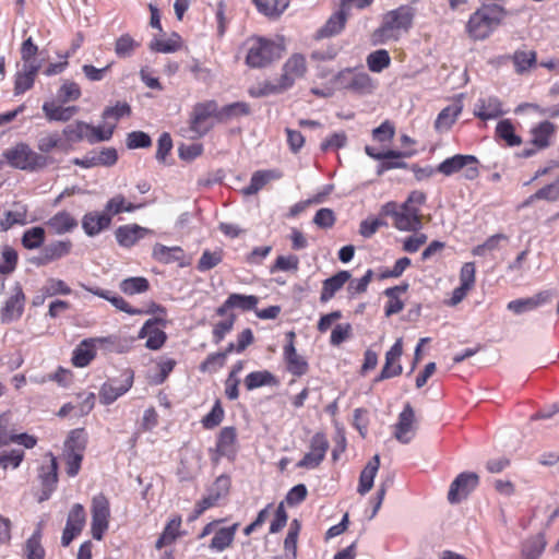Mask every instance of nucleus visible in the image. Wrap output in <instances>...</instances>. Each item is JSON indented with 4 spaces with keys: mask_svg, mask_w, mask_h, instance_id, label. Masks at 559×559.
Returning a JSON list of instances; mask_svg holds the SVG:
<instances>
[{
    "mask_svg": "<svg viewBox=\"0 0 559 559\" xmlns=\"http://www.w3.org/2000/svg\"><path fill=\"white\" fill-rule=\"evenodd\" d=\"M426 195L421 191H412L402 204L386 202L381 206L380 213L393 218V226L401 231H418L423 227L420 206L425 203Z\"/></svg>",
    "mask_w": 559,
    "mask_h": 559,
    "instance_id": "1",
    "label": "nucleus"
},
{
    "mask_svg": "<svg viewBox=\"0 0 559 559\" xmlns=\"http://www.w3.org/2000/svg\"><path fill=\"white\" fill-rule=\"evenodd\" d=\"M415 9L411 5H400L386 12L382 17L381 26L374 32L378 43L397 40L407 33L413 25Z\"/></svg>",
    "mask_w": 559,
    "mask_h": 559,
    "instance_id": "2",
    "label": "nucleus"
},
{
    "mask_svg": "<svg viewBox=\"0 0 559 559\" xmlns=\"http://www.w3.org/2000/svg\"><path fill=\"white\" fill-rule=\"evenodd\" d=\"M506 10L497 4H483L474 12L466 25L469 36L476 40L487 38L502 22Z\"/></svg>",
    "mask_w": 559,
    "mask_h": 559,
    "instance_id": "3",
    "label": "nucleus"
},
{
    "mask_svg": "<svg viewBox=\"0 0 559 559\" xmlns=\"http://www.w3.org/2000/svg\"><path fill=\"white\" fill-rule=\"evenodd\" d=\"M246 63L250 68H264L276 59H280L284 50L282 44H277L264 37H251L246 41Z\"/></svg>",
    "mask_w": 559,
    "mask_h": 559,
    "instance_id": "4",
    "label": "nucleus"
},
{
    "mask_svg": "<svg viewBox=\"0 0 559 559\" xmlns=\"http://www.w3.org/2000/svg\"><path fill=\"white\" fill-rule=\"evenodd\" d=\"M307 60L302 53H293L283 64L277 84H265L262 94L283 92L290 88L297 80L307 73Z\"/></svg>",
    "mask_w": 559,
    "mask_h": 559,
    "instance_id": "5",
    "label": "nucleus"
},
{
    "mask_svg": "<svg viewBox=\"0 0 559 559\" xmlns=\"http://www.w3.org/2000/svg\"><path fill=\"white\" fill-rule=\"evenodd\" d=\"M3 156L12 167L22 170H36L47 165L45 156L36 153L28 144L23 142L5 150Z\"/></svg>",
    "mask_w": 559,
    "mask_h": 559,
    "instance_id": "6",
    "label": "nucleus"
},
{
    "mask_svg": "<svg viewBox=\"0 0 559 559\" xmlns=\"http://www.w3.org/2000/svg\"><path fill=\"white\" fill-rule=\"evenodd\" d=\"M218 119V106L216 102L199 103L193 107L188 136L191 139L205 135L213 128V118Z\"/></svg>",
    "mask_w": 559,
    "mask_h": 559,
    "instance_id": "7",
    "label": "nucleus"
},
{
    "mask_svg": "<svg viewBox=\"0 0 559 559\" xmlns=\"http://www.w3.org/2000/svg\"><path fill=\"white\" fill-rule=\"evenodd\" d=\"M110 518L109 501L99 493L92 499V535L96 540L103 539L105 532L108 530Z\"/></svg>",
    "mask_w": 559,
    "mask_h": 559,
    "instance_id": "8",
    "label": "nucleus"
},
{
    "mask_svg": "<svg viewBox=\"0 0 559 559\" xmlns=\"http://www.w3.org/2000/svg\"><path fill=\"white\" fill-rule=\"evenodd\" d=\"M335 82L340 87L358 94H369L373 90L371 78L366 72H356L352 69L341 71Z\"/></svg>",
    "mask_w": 559,
    "mask_h": 559,
    "instance_id": "9",
    "label": "nucleus"
},
{
    "mask_svg": "<svg viewBox=\"0 0 559 559\" xmlns=\"http://www.w3.org/2000/svg\"><path fill=\"white\" fill-rule=\"evenodd\" d=\"M477 159L473 155H454L444 159L439 164L437 170L444 176H451L459 170L466 167L465 177L467 179H474L478 176V168L476 167Z\"/></svg>",
    "mask_w": 559,
    "mask_h": 559,
    "instance_id": "10",
    "label": "nucleus"
},
{
    "mask_svg": "<svg viewBox=\"0 0 559 559\" xmlns=\"http://www.w3.org/2000/svg\"><path fill=\"white\" fill-rule=\"evenodd\" d=\"M329 441L324 433L317 432L310 440V451L297 463V467L313 469L324 460Z\"/></svg>",
    "mask_w": 559,
    "mask_h": 559,
    "instance_id": "11",
    "label": "nucleus"
},
{
    "mask_svg": "<svg viewBox=\"0 0 559 559\" xmlns=\"http://www.w3.org/2000/svg\"><path fill=\"white\" fill-rule=\"evenodd\" d=\"M295 332L289 331L286 333L287 344L284 346L283 355L286 362L287 371L294 376L300 377L307 373L308 362L297 353L295 348Z\"/></svg>",
    "mask_w": 559,
    "mask_h": 559,
    "instance_id": "12",
    "label": "nucleus"
},
{
    "mask_svg": "<svg viewBox=\"0 0 559 559\" xmlns=\"http://www.w3.org/2000/svg\"><path fill=\"white\" fill-rule=\"evenodd\" d=\"M415 433V412L409 404H406L394 425V437L401 443L407 444L414 439Z\"/></svg>",
    "mask_w": 559,
    "mask_h": 559,
    "instance_id": "13",
    "label": "nucleus"
},
{
    "mask_svg": "<svg viewBox=\"0 0 559 559\" xmlns=\"http://www.w3.org/2000/svg\"><path fill=\"white\" fill-rule=\"evenodd\" d=\"M121 380H109L100 389V401L105 405L114 403L118 397L127 393L133 383V373L126 371Z\"/></svg>",
    "mask_w": 559,
    "mask_h": 559,
    "instance_id": "14",
    "label": "nucleus"
},
{
    "mask_svg": "<svg viewBox=\"0 0 559 559\" xmlns=\"http://www.w3.org/2000/svg\"><path fill=\"white\" fill-rule=\"evenodd\" d=\"M111 341L108 337H91L83 340L73 350L72 362L75 367H86L96 355L98 345H103Z\"/></svg>",
    "mask_w": 559,
    "mask_h": 559,
    "instance_id": "15",
    "label": "nucleus"
},
{
    "mask_svg": "<svg viewBox=\"0 0 559 559\" xmlns=\"http://www.w3.org/2000/svg\"><path fill=\"white\" fill-rule=\"evenodd\" d=\"M25 295L20 284H15L12 289L11 296L5 301L1 309V321L3 323H11L19 320L24 311Z\"/></svg>",
    "mask_w": 559,
    "mask_h": 559,
    "instance_id": "16",
    "label": "nucleus"
},
{
    "mask_svg": "<svg viewBox=\"0 0 559 559\" xmlns=\"http://www.w3.org/2000/svg\"><path fill=\"white\" fill-rule=\"evenodd\" d=\"M403 354L402 338L396 340L393 346L385 354V364L380 374L374 379L376 382L397 377L402 373L403 368L400 364V357Z\"/></svg>",
    "mask_w": 559,
    "mask_h": 559,
    "instance_id": "17",
    "label": "nucleus"
},
{
    "mask_svg": "<svg viewBox=\"0 0 559 559\" xmlns=\"http://www.w3.org/2000/svg\"><path fill=\"white\" fill-rule=\"evenodd\" d=\"M551 299L552 293L550 290H543L527 298L511 300L508 302L507 308L515 314H523L550 302Z\"/></svg>",
    "mask_w": 559,
    "mask_h": 559,
    "instance_id": "18",
    "label": "nucleus"
},
{
    "mask_svg": "<svg viewBox=\"0 0 559 559\" xmlns=\"http://www.w3.org/2000/svg\"><path fill=\"white\" fill-rule=\"evenodd\" d=\"M478 484V476L474 473H461L451 484L448 499L451 503L460 502Z\"/></svg>",
    "mask_w": 559,
    "mask_h": 559,
    "instance_id": "19",
    "label": "nucleus"
},
{
    "mask_svg": "<svg viewBox=\"0 0 559 559\" xmlns=\"http://www.w3.org/2000/svg\"><path fill=\"white\" fill-rule=\"evenodd\" d=\"M236 439L237 433L234 427L223 428L217 438L216 450L215 454L212 456V461L217 463L222 456H233L236 452Z\"/></svg>",
    "mask_w": 559,
    "mask_h": 559,
    "instance_id": "20",
    "label": "nucleus"
},
{
    "mask_svg": "<svg viewBox=\"0 0 559 559\" xmlns=\"http://www.w3.org/2000/svg\"><path fill=\"white\" fill-rule=\"evenodd\" d=\"M503 114L502 103L496 96L479 98L474 107V115L481 120L497 119Z\"/></svg>",
    "mask_w": 559,
    "mask_h": 559,
    "instance_id": "21",
    "label": "nucleus"
},
{
    "mask_svg": "<svg viewBox=\"0 0 559 559\" xmlns=\"http://www.w3.org/2000/svg\"><path fill=\"white\" fill-rule=\"evenodd\" d=\"M139 338H146L145 346L157 350L165 344L167 335L157 326V320L150 319L141 328Z\"/></svg>",
    "mask_w": 559,
    "mask_h": 559,
    "instance_id": "22",
    "label": "nucleus"
},
{
    "mask_svg": "<svg viewBox=\"0 0 559 559\" xmlns=\"http://www.w3.org/2000/svg\"><path fill=\"white\" fill-rule=\"evenodd\" d=\"M110 224V215L105 212H88L82 217V228L90 237L97 236L104 229L108 228Z\"/></svg>",
    "mask_w": 559,
    "mask_h": 559,
    "instance_id": "23",
    "label": "nucleus"
},
{
    "mask_svg": "<svg viewBox=\"0 0 559 559\" xmlns=\"http://www.w3.org/2000/svg\"><path fill=\"white\" fill-rule=\"evenodd\" d=\"M150 233L151 230L145 227L136 224H129L118 227L116 229L115 236L117 242L121 247L129 248L134 246L140 239L144 238Z\"/></svg>",
    "mask_w": 559,
    "mask_h": 559,
    "instance_id": "24",
    "label": "nucleus"
},
{
    "mask_svg": "<svg viewBox=\"0 0 559 559\" xmlns=\"http://www.w3.org/2000/svg\"><path fill=\"white\" fill-rule=\"evenodd\" d=\"M558 127L548 121H542L531 129V143L539 150L547 148L551 144Z\"/></svg>",
    "mask_w": 559,
    "mask_h": 559,
    "instance_id": "25",
    "label": "nucleus"
},
{
    "mask_svg": "<svg viewBox=\"0 0 559 559\" xmlns=\"http://www.w3.org/2000/svg\"><path fill=\"white\" fill-rule=\"evenodd\" d=\"M43 111L49 122H68L79 112V107H66L58 105L56 102H45L43 104Z\"/></svg>",
    "mask_w": 559,
    "mask_h": 559,
    "instance_id": "26",
    "label": "nucleus"
},
{
    "mask_svg": "<svg viewBox=\"0 0 559 559\" xmlns=\"http://www.w3.org/2000/svg\"><path fill=\"white\" fill-rule=\"evenodd\" d=\"M349 10L350 8H344L342 2L340 11L332 14L325 24L318 29L317 38H325L340 34L345 26Z\"/></svg>",
    "mask_w": 559,
    "mask_h": 559,
    "instance_id": "27",
    "label": "nucleus"
},
{
    "mask_svg": "<svg viewBox=\"0 0 559 559\" xmlns=\"http://www.w3.org/2000/svg\"><path fill=\"white\" fill-rule=\"evenodd\" d=\"M152 255L160 263L169 264L178 262L179 266L185 267L189 263L185 261V251L180 247H167L162 243H156L153 247Z\"/></svg>",
    "mask_w": 559,
    "mask_h": 559,
    "instance_id": "28",
    "label": "nucleus"
},
{
    "mask_svg": "<svg viewBox=\"0 0 559 559\" xmlns=\"http://www.w3.org/2000/svg\"><path fill=\"white\" fill-rule=\"evenodd\" d=\"M463 110V104L461 99L454 100L451 105L443 108L436 121H435V128L438 132H445L451 129V127L454 124L459 116L461 115Z\"/></svg>",
    "mask_w": 559,
    "mask_h": 559,
    "instance_id": "29",
    "label": "nucleus"
},
{
    "mask_svg": "<svg viewBox=\"0 0 559 559\" xmlns=\"http://www.w3.org/2000/svg\"><path fill=\"white\" fill-rule=\"evenodd\" d=\"M239 524L235 523L230 526H218L211 539L209 548L215 552H223L233 544Z\"/></svg>",
    "mask_w": 559,
    "mask_h": 559,
    "instance_id": "30",
    "label": "nucleus"
},
{
    "mask_svg": "<svg viewBox=\"0 0 559 559\" xmlns=\"http://www.w3.org/2000/svg\"><path fill=\"white\" fill-rule=\"evenodd\" d=\"M46 226L55 235L71 233L76 226L78 221L67 211H60L51 216Z\"/></svg>",
    "mask_w": 559,
    "mask_h": 559,
    "instance_id": "31",
    "label": "nucleus"
},
{
    "mask_svg": "<svg viewBox=\"0 0 559 559\" xmlns=\"http://www.w3.org/2000/svg\"><path fill=\"white\" fill-rule=\"evenodd\" d=\"M85 290L92 293L95 296L104 298L108 300L115 308L120 311H123L128 314H140L141 310L132 308L122 297L112 294L110 290L102 289L99 287H88L86 285H81Z\"/></svg>",
    "mask_w": 559,
    "mask_h": 559,
    "instance_id": "32",
    "label": "nucleus"
},
{
    "mask_svg": "<svg viewBox=\"0 0 559 559\" xmlns=\"http://www.w3.org/2000/svg\"><path fill=\"white\" fill-rule=\"evenodd\" d=\"M282 173L275 169L258 170L253 173L249 186L245 187L241 192L243 195H253L258 193L269 181L280 179Z\"/></svg>",
    "mask_w": 559,
    "mask_h": 559,
    "instance_id": "33",
    "label": "nucleus"
},
{
    "mask_svg": "<svg viewBox=\"0 0 559 559\" xmlns=\"http://www.w3.org/2000/svg\"><path fill=\"white\" fill-rule=\"evenodd\" d=\"M380 467V456L378 454L366 464L359 476V484L357 487L358 493L361 496L369 492L373 486L374 477Z\"/></svg>",
    "mask_w": 559,
    "mask_h": 559,
    "instance_id": "34",
    "label": "nucleus"
},
{
    "mask_svg": "<svg viewBox=\"0 0 559 559\" xmlns=\"http://www.w3.org/2000/svg\"><path fill=\"white\" fill-rule=\"evenodd\" d=\"M349 280L350 273L348 271H340L335 275L326 278L323 282L320 300L322 302H326L332 299L335 293L338 292Z\"/></svg>",
    "mask_w": 559,
    "mask_h": 559,
    "instance_id": "35",
    "label": "nucleus"
},
{
    "mask_svg": "<svg viewBox=\"0 0 559 559\" xmlns=\"http://www.w3.org/2000/svg\"><path fill=\"white\" fill-rule=\"evenodd\" d=\"M49 464L46 466H41L40 468V479L43 488L47 489L48 492H52L58 483V463L57 459L52 453L48 454Z\"/></svg>",
    "mask_w": 559,
    "mask_h": 559,
    "instance_id": "36",
    "label": "nucleus"
},
{
    "mask_svg": "<svg viewBox=\"0 0 559 559\" xmlns=\"http://www.w3.org/2000/svg\"><path fill=\"white\" fill-rule=\"evenodd\" d=\"M181 518L176 516L169 520L165 526L162 535L156 540L155 547L162 549L165 546L173 544L180 535Z\"/></svg>",
    "mask_w": 559,
    "mask_h": 559,
    "instance_id": "37",
    "label": "nucleus"
},
{
    "mask_svg": "<svg viewBox=\"0 0 559 559\" xmlns=\"http://www.w3.org/2000/svg\"><path fill=\"white\" fill-rule=\"evenodd\" d=\"M258 11L265 16H280L288 7L289 0H253Z\"/></svg>",
    "mask_w": 559,
    "mask_h": 559,
    "instance_id": "38",
    "label": "nucleus"
},
{
    "mask_svg": "<svg viewBox=\"0 0 559 559\" xmlns=\"http://www.w3.org/2000/svg\"><path fill=\"white\" fill-rule=\"evenodd\" d=\"M407 288V285L405 286H394L386 288L384 294L389 298L386 306H385V316L390 317L393 314H396L401 312L404 308L403 301L400 299L399 295L403 292H405Z\"/></svg>",
    "mask_w": 559,
    "mask_h": 559,
    "instance_id": "39",
    "label": "nucleus"
},
{
    "mask_svg": "<svg viewBox=\"0 0 559 559\" xmlns=\"http://www.w3.org/2000/svg\"><path fill=\"white\" fill-rule=\"evenodd\" d=\"M90 123L84 121H75L64 127L62 134L69 143H78L82 140L87 141Z\"/></svg>",
    "mask_w": 559,
    "mask_h": 559,
    "instance_id": "40",
    "label": "nucleus"
},
{
    "mask_svg": "<svg viewBox=\"0 0 559 559\" xmlns=\"http://www.w3.org/2000/svg\"><path fill=\"white\" fill-rule=\"evenodd\" d=\"M114 130H115V122H110V121L104 120V123L98 127H94V126L90 124V129H88V133H87V142L90 144H95L98 142L108 141L111 139Z\"/></svg>",
    "mask_w": 559,
    "mask_h": 559,
    "instance_id": "41",
    "label": "nucleus"
},
{
    "mask_svg": "<svg viewBox=\"0 0 559 559\" xmlns=\"http://www.w3.org/2000/svg\"><path fill=\"white\" fill-rule=\"evenodd\" d=\"M275 383V377L267 370L250 372L245 379V385L249 391Z\"/></svg>",
    "mask_w": 559,
    "mask_h": 559,
    "instance_id": "42",
    "label": "nucleus"
},
{
    "mask_svg": "<svg viewBox=\"0 0 559 559\" xmlns=\"http://www.w3.org/2000/svg\"><path fill=\"white\" fill-rule=\"evenodd\" d=\"M140 207L141 205H134L128 202L122 194H117L107 201L104 212L108 213L111 218L114 215L122 212H133Z\"/></svg>",
    "mask_w": 559,
    "mask_h": 559,
    "instance_id": "43",
    "label": "nucleus"
},
{
    "mask_svg": "<svg viewBox=\"0 0 559 559\" xmlns=\"http://www.w3.org/2000/svg\"><path fill=\"white\" fill-rule=\"evenodd\" d=\"M496 133L500 139L506 141L509 146H518L522 143V139L515 134L514 127L509 119L498 122Z\"/></svg>",
    "mask_w": 559,
    "mask_h": 559,
    "instance_id": "44",
    "label": "nucleus"
},
{
    "mask_svg": "<svg viewBox=\"0 0 559 559\" xmlns=\"http://www.w3.org/2000/svg\"><path fill=\"white\" fill-rule=\"evenodd\" d=\"M27 223V210L24 205H17L15 210L8 211L0 222L2 230L10 229L13 225H25Z\"/></svg>",
    "mask_w": 559,
    "mask_h": 559,
    "instance_id": "45",
    "label": "nucleus"
},
{
    "mask_svg": "<svg viewBox=\"0 0 559 559\" xmlns=\"http://www.w3.org/2000/svg\"><path fill=\"white\" fill-rule=\"evenodd\" d=\"M86 435L82 429L72 430L66 441L64 452H74L79 454H83L86 447Z\"/></svg>",
    "mask_w": 559,
    "mask_h": 559,
    "instance_id": "46",
    "label": "nucleus"
},
{
    "mask_svg": "<svg viewBox=\"0 0 559 559\" xmlns=\"http://www.w3.org/2000/svg\"><path fill=\"white\" fill-rule=\"evenodd\" d=\"M41 532L37 528L33 535L26 540L25 555L26 559H44L45 549L40 543Z\"/></svg>",
    "mask_w": 559,
    "mask_h": 559,
    "instance_id": "47",
    "label": "nucleus"
},
{
    "mask_svg": "<svg viewBox=\"0 0 559 559\" xmlns=\"http://www.w3.org/2000/svg\"><path fill=\"white\" fill-rule=\"evenodd\" d=\"M546 544L544 534H538L530 539L522 550L524 559H538L544 552Z\"/></svg>",
    "mask_w": 559,
    "mask_h": 559,
    "instance_id": "48",
    "label": "nucleus"
},
{
    "mask_svg": "<svg viewBox=\"0 0 559 559\" xmlns=\"http://www.w3.org/2000/svg\"><path fill=\"white\" fill-rule=\"evenodd\" d=\"M250 109L248 104L243 102H236L218 108V120H228L240 116L249 115Z\"/></svg>",
    "mask_w": 559,
    "mask_h": 559,
    "instance_id": "49",
    "label": "nucleus"
},
{
    "mask_svg": "<svg viewBox=\"0 0 559 559\" xmlns=\"http://www.w3.org/2000/svg\"><path fill=\"white\" fill-rule=\"evenodd\" d=\"M391 59L389 52L384 49H379L371 52L367 57V66L370 71L379 73L390 66Z\"/></svg>",
    "mask_w": 559,
    "mask_h": 559,
    "instance_id": "50",
    "label": "nucleus"
},
{
    "mask_svg": "<svg viewBox=\"0 0 559 559\" xmlns=\"http://www.w3.org/2000/svg\"><path fill=\"white\" fill-rule=\"evenodd\" d=\"M180 48V37L177 34H174L168 39H159L155 38L150 44V49L157 52L170 53L179 50Z\"/></svg>",
    "mask_w": 559,
    "mask_h": 559,
    "instance_id": "51",
    "label": "nucleus"
},
{
    "mask_svg": "<svg viewBox=\"0 0 559 559\" xmlns=\"http://www.w3.org/2000/svg\"><path fill=\"white\" fill-rule=\"evenodd\" d=\"M507 236L503 234H496L489 237L484 243L476 246L472 253L477 257H485L492 251L500 249L501 241L507 240Z\"/></svg>",
    "mask_w": 559,
    "mask_h": 559,
    "instance_id": "52",
    "label": "nucleus"
},
{
    "mask_svg": "<svg viewBox=\"0 0 559 559\" xmlns=\"http://www.w3.org/2000/svg\"><path fill=\"white\" fill-rule=\"evenodd\" d=\"M70 241H57L50 243L44 249V260L45 262H50L60 259L67 255L70 252Z\"/></svg>",
    "mask_w": 559,
    "mask_h": 559,
    "instance_id": "53",
    "label": "nucleus"
},
{
    "mask_svg": "<svg viewBox=\"0 0 559 559\" xmlns=\"http://www.w3.org/2000/svg\"><path fill=\"white\" fill-rule=\"evenodd\" d=\"M148 281L144 277H129L123 280L119 287L127 295L141 294L148 289Z\"/></svg>",
    "mask_w": 559,
    "mask_h": 559,
    "instance_id": "54",
    "label": "nucleus"
},
{
    "mask_svg": "<svg viewBox=\"0 0 559 559\" xmlns=\"http://www.w3.org/2000/svg\"><path fill=\"white\" fill-rule=\"evenodd\" d=\"M45 240V230L43 227H33L27 229L22 238V243L26 249H37Z\"/></svg>",
    "mask_w": 559,
    "mask_h": 559,
    "instance_id": "55",
    "label": "nucleus"
},
{
    "mask_svg": "<svg viewBox=\"0 0 559 559\" xmlns=\"http://www.w3.org/2000/svg\"><path fill=\"white\" fill-rule=\"evenodd\" d=\"M85 511L82 504L75 503L69 512L66 526L81 533L85 525Z\"/></svg>",
    "mask_w": 559,
    "mask_h": 559,
    "instance_id": "56",
    "label": "nucleus"
},
{
    "mask_svg": "<svg viewBox=\"0 0 559 559\" xmlns=\"http://www.w3.org/2000/svg\"><path fill=\"white\" fill-rule=\"evenodd\" d=\"M139 46L140 44L136 43L129 34H124L116 40L115 52L119 58H128Z\"/></svg>",
    "mask_w": 559,
    "mask_h": 559,
    "instance_id": "57",
    "label": "nucleus"
},
{
    "mask_svg": "<svg viewBox=\"0 0 559 559\" xmlns=\"http://www.w3.org/2000/svg\"><path fill=\"white\" fill-rule=\"evenodd\" d=\"M513 62L516 69V72L523 73L528 70L536 62V52L533 50H520L515 51L513 56Z\"/></svg>",
    "mask_w": 559,
    "mask_h": 559,
    "instance_id": "58",
    "label": "nucleus"
},
{
    "mask_svg": "<svg viewBox=\"0 0 559 559\" xmlns=\"http://www.w3.org/2000/svg\"><path fill=\"white\" fill-rule=\"evenodd\" d=\"M258 297L253 295L231 294L228 296V305L241 310H251L258 305Z\"/></svg>",
    "mask_w": 559,
    "mask_h": 559,
    "instance_id": "59",
    "label": "nucleus"
},
{
    "mask_svg": "<svg viewBox=\"0 0 559 559\" xmlns=\"http://www.w3.org/2000/svg\"><path fill=\"white\" fill-rule=\"evenodd\" d=\"M24 459V451L20 449H13L11 451H3L0 453V467L7 469L17 468Z\"/></svg>",
    "mask_w": 559,
    "mask_h": 559,
    "instance_id": "60",
    "label": "nucleus"
},
{
    "mask_svg": "<svg viewBox=\"0 0 559 559\" xmlns=\"http://www.w3.org/2000/svg\"><path fill=\"white\" fill-rule=\"evenodd\" d=\"M81 88L73 81H64L58 91V96L62 103L78 100L81 97Z\"/></svg>",
    "mask_w": 559,
    "mask_h": 559,
    "instance_id": "61",
    "label": "nucleus"
},
{
    "mask_svg": "<svg viewBox=\"0 0 559 559\" xmlns=\"http://www.w3.org/2000/svg\"><path fill=\"white\" fill-rule=\"evenodd\" d=\"M41 292L46 296L51 297L55 295H69L71 294V288L62 280L49 278L41 288Z\"/></svg>",
    "mask_w": 559,
    "mask_h": 559,
    "instance_id": "62",
    "label": "nucleus"
},
{
    "mask_svg": "<svg viewBox=\"0 0 559 559\" xmlns=\"http://www.w3.org/2000/svg\"><path fill=\"white\" fill-rule=\"evenodd\" d=\"M221 262H222V252L221 251L205 250V251H203V253L199 260L198 270L201 272H206V271L215 267Z\"/></svg>",
    "mask_w": 559,
    "mask_h": 559,
    "instance_id": "63",
    "label": "nucleus"
},
{
    "mask_svg": "<svg viewBox=\"0 0 559 559\" xmlns=\"http://www.w3.org/2000/svg\"><path fill=\"white\" fill-rule=\"evenodd\" d=\"M230 488V478L227 475L218 476L214 484L209 489V493H211L217 501L225 498Z\"/></svg>",
    "mask_w": 559,
    "mask_h": 559,
    "instance_id": "64",
    "label": "nucleus"
}]
</instances>
